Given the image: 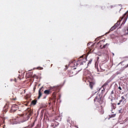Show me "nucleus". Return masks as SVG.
Masks as SVG:
<instances>
[{"label":"nucleus","instance_id":"obj_10","mask_svg":"<svg viewBox=\"0 0 128 128\" xmlns=\"http://www.w3.org/2000/svg\"><path fill=\"white\" fill-rule=\"evenodd\" d=\"M44 87H42L41 88H40L39 89V90H38V99L40 100V96H42V92H44Z\"/></svg>","mask_w":128,"mask_h":128},{"label":"nucleus","instance_id":"obj_18","mask_svg":"<svg viewBox=\"0 0 128 128\" xmlns=\"http://www.w3.org/2000/svg\"><path fill=\"white\" fill-rule=\"evenodd\" d=\"M100 90H102V92L104 93V92H106V88H102Z\"/></svg>","mask_w":128,"mask_h":128},{"label":"nucleus","instance_id":"obj_17","mask_svg":"<svg viewBox=\"0 0 128 128\" xmlns=\"http://www.w3.org/2000/svg\"><path fill=\"white\" fill-rule=\"evenodd\" d=\"M20 94L21 96H24V94H26V90H20Z\"/></svg>","mask_w":128,"mask_h":128},{"label":"nucleus","instance_id":"obj_13","mask_svg":"<svg viewBox=\"0 0 128 128\" xmlns=\"http://www.w3.org/2000/svg\"><path fill=\"white\" fill-rule=\"evenodd\" d=\"M108 86V82H106L103 84L102 88L100 89V90L102 88H106V86Z\"/></svg>","mask_w":128,"mask_h":128},{"label":"nucleus","instance_id":"obj_4","mask_svg":"<svg viewBox=\"0 0 128 128\" xmlns=\"http://www.w3.org/2000/svg\"><path fill=\"white\" fill-rule=\"evenodd\" d=\"M58 90L57 86L50 87V90H46L44 91L45 94H52V90Z\"/></svg>","mask_w":128,"mask_h":128},{"label":"nucleus","instance_id":"obj_33","mask_svg":"<svg viewBox=\"0 0 128 128\" xmlns=\"http://www.w3.org/2000/svg\"><path fill=\"white\" fill-rule=\"evenodd\" d=\"M54 94H56V92H53V96H54Z\"/></svg>","mask_w":128,"mask_h":128},{"label":"nucleus","instance_id":"obj_2","mask_svg":"<svg viewBox=\"0 0 128 128\" xmlns=\"http://www.w3.org/2000/svg\"><path fill=\"white\" fill-rule=\"evenodd\" d=\"M104 42H106V40H103L99 42L97 44L98 46L100 48H108L110 44H104Z\"/></svg>","mask_w":128,"mask_h":128},{"label":"nucleus","instance_id":"obj_15","mask_svg":"<svg viewBox=\"0 0 128 128\" xmlns=\"http://www.w3.org/2000/svg\"><path fill=\"white\" fill-rule=\"evenodd\" d=\"M38 102V100H32V102H31V106H36V102Z\"/></svg>","mask_w":128,"mask_h":128},{"label":"nucleus","instance_id":"obj_7","mask_svg":"<svg viewBox=\"0 0 128 128\" xmlns=\"http://www.w3.org/2000/svg\"><path fill=\"white\" fill-rule=\"evenodd\" d=\"M128 12L125 13L123 16L122 17L120 18V22H121V20H124L123 22H126V20H128Z\"/></svg>","mask_w":128,"mask_h":128},{"label":"nucleus","instance_id":"obj_27","mask_svg":"<svg viewBox=\"0 0 128 128\" xmlns=\"http://www.w3.org/2000/svg\"><path fill=\"white\" fill-rule=\"evenodd\" d=\"M120 102H124L122 99L119 101Z\"/></svg>","mask_w":128,"mask_h":128},{"label":"nucleus","instance_id":"obj_31","mask_svg":"<svg viewBox=\"0 0 128 128\" xmlns=\"http://www.w3.org/2000/svg\"><path fill=\"white\" fill-rule=\"evenodd\" d=\"M126 30L127 31H128V27L126 28Z\"/></svg>","mask_w":128,"mask_h":128},{"label":"nucleus","instance_id":"obj_6","mask_svg":"<svg viewBox=\"0 0 128 128\" xmlns=\"http://www.w3.org/2000/svg\"><path fill=\"white\" fill-rule=\"evenodd\" d=\"M78 74V72L76 71V68L72 69L68 72V74L69 76H74Z\"/></svg>","mask_w":128,"mask_h":128},{"label":"nucleus","instance_id":"obj_8","mask_svg":"<svg viewBox=\"0 0 128 128\" xmlns=\"http://www.w3.org/2000/svg\"><path fill=\"white\" fill-rule=\"evenodd\" d=\"M78 64V63L76 60H74L70 62L69 66H71V68H74V66H76Z\"/></svg>","mask_w":128,"mask_h":128},{"label":"nucleus","instance_id":"obj_28","mask_svg":"<svg viewBox=\"0 0 128 128\" xmlns=\"http://www.w3.org/2000/svg\"><path fill=\"white\" fill-rule=\"evenodd\" d=\"M118 106H120V101H119V102L118 103Z\"/></svg>","mask_w":128,"mask_h":128},{"label":"nucleus","instance_id":"obj_20","mask_svg":"<svg viewBox=\"0 0 128 128\" xmlns=\"http://www.w3.org/2000/svg\"><path fill=\"white\" fill-rule=\"evenodd\" d=\"M92 59H90V60H88V65L90 64H92Z\"/></svg>","mask_w":128,"mask_h":128},{"label":"nucleus","instance_id":"obj_36","mask_svg":"<svg viewBox=\"0 0 128 128\" xmlns=\"http://www.w3.org/2000/svg\"><path fill=\"white\" fill-rule=\"evenodd\" d=\"M112 55H113V56H114V54L112 53Z\"/></svg>","mask_w":128,"mask_h":128},{"label":"nucleus","instance_id":"obj_11","mask_svg":"<svg viewBox=\"0 0 128 128\" xmlns=\"http://www.w3.org/2000/svg\"><path fill=\"white\" fill-rule=\"evenodd\" d=\"M118 26V24L117 22L110 30V32H112V30H116Z\"/></svg>","mask_w":128,"mask_h":128},{"label":"nucleus","instance_id":"obj_34","mask_svg":"<svg viewBox=\"0 0 128 128\" xmlns=\"http://www.w3.org/2000/svg\"><path fill=\"white\" fill-rule=\"evenodd\" d=\"M14 80H15V82H16V80L15 79Z\"/></svg>","mask_w":128,"mask_h":128},{"label":"nucleus","instance_id":"obj_22","mask_svg":"<svg viewBox=\"0 0 128 128\" xmlns=\"http://www.w3.org/2000/svg\"><path fill=\"white\" fill-rule=\"evenodd\" d=\"M28 114L29 116H32V110H30Z\"/></svg>","mask_w":128,"mask_h":128},{"label":"nucleus","instance_id":"obj_14","mask_svg":"<svg viewBox=\"0 0 128 128\" xmlns=\"http://www.w3.org/2000/svg\"><path fill=\"white\" fill-rule=\"evenodd\" d=\"M8 104H6V105L4 108L3 112H8Z\"/></svg>","mask_w":128,"mask_h":128},{"label":"nucleus","instance_id":"obj_32","mask_svg":"<svg viewBox=\"0 0 128 128\" xmlns=\"http://www.w3.org/2000/svg\"><path fill=\"white\" fill-rule=\"evenodd\" d=\"M18 78H19V80H22V78H20V76H18Z\"/></svg>","mask_w":128,"mask_h":128},{"label":"nucleus","instance_id":"obj_1","mask_svg":"<svg viewBox=\"0 0 128 128\" xmlns=\"http://www.w3.org/2000/svg\"><path fill=\"white\" fill-rule=\"evenodd\" d=\"M95 104H102L104 100H102V96L100 94H97L94 99Z\"/></svg>","mask_w":128,"mask_h":128},{"label":"nucleus","instance_id":"obj_25","mask_svg":"<svg viewBox=\"0 0 128 128\" xmlns=\"http://www.w3.org/2000/svg\"><path fill=\"white\" fill-rule=\"evenodd\" d=\"M34 78H38V76H36V75H34Z\"/></svg>","mask_w":128,"mask_h":128},{"label":"nucleus","instance_id":"obj_5","mask_svg":"<svg viewBox=\"0 0 128 128\" xmlns=\"http://www.w3.org/2000/svg\"><path fill=\"white\" fill-rule=\"evenodd\" d=\"M89 82V86L91 90H92L94 88V84H96V82L94 81V80L92 78H90V80H88Z\"/></svg>","mask_w":128,"mask_h":128},{"label":"nucleus","instance_id":"obj_23","mask_svg":"<svg viewBox=\"0 0 128 128\" xmlns=\"http://www.w3.org/2000/svg\"><path fill=\"white\" fill-rule=\"evenodd\" d=\"M118 88V90H122V87H120V86H119Z\"/></svg>","mask_w":128,"mask_h":128},{"label":"nucleus","instance_id":"obj_12","mask_svg":"<svg viewBox=\"0 0 128 128\" xmlns=\"http://www.w3.org/2000/svg\"><path fill=\"white\" fill-rule=\"evenodd\" d=\"M100 114H104V108H102V106H101L100 110H98Z\"/></svg>","mask_w":128,"mask_h":128},{"label":"nucleus","instance_id":"obj_37","mask_svg":"<svg viewBox=\"0 0 128 128\" xmlns=\"http://www.w3.org/2000/svg\"><path fill=\"white\" fill-rule=\"evenodd\" d=\"M12 80L11 79V80H10V81L12 82Z\"/></svg>","mask_w":128,"mask_h":128},{"label":"nucleus","instance_id":"obj_21","mask_svg":"<svg viewBox=\"0 0 128 128\" xmlns=\"http://www.w3.org/2000/svg\"><path fill=\"white\" fill-rule=\"evenodd\" d=\"M121 100H123L124 102L126 101V98H124V96H122L121 97Z\"/></svg>","mask_w":128,"mask_h":128},{"label":"nucleus","instance_id":"obj_30","mask_svg":"<svg viewBox=\"0 0 128 128\" xmlns=\"http://www.w3.org/2000/svg\"><path fill=\"white\" fill-rule=\"evenodd\" d=\"M90 46H91L92 48H94V45L92 44V45Z\"/></svg>","mask_w":128,"mask_h":128},{"label":"nucleus","instance_id":"obj_35","mask_svg":"<svg viewBox=\"0 0 128 128\" xmlns=\"http://www.w3.org/2000/svg\"><path fill=\"white\" fill-rule=\"evenodd\" d=\"M88 48L89 50H90V46H88Z\"/></svg>","mask_w":128,"mask_h":128},{"label":"nucleus","instance_id":"obj_29","mask_svg":"<svg viewBox=\"0 0 128 128\" xmlns=\"http://www.w3.org/2000/svg\"><path fill=\"white\" fill-rule=\"evenodd\" d=\"M88 46H90V43H88Z\"/></svg>","mask_w":128,"mask_h":128},{"label":"nucleus","instance_id":"obj_24","mask_svg":"<svg viewBox=\"0 0 128 128\" xmlns=\"http://www.w3.org/2000/svg\"><path fill=\"white\" fill-rule=\"evenodd\" d=\"M114 90H112L111 92H110V94H114Z\"/></svg>","mask_w":128,"mask_h":128},{"label":"nucleus","instance_id":"obj_19","mask_svg":"<svg viewBox=\"0 0 128 128\" xmlns=\"http://www.w3.org/2000/svg\"><path fill=\"white\" fill-rule=\"evenodd\" d=\"M12 98H12V100H16V96H13Z\"/></svg>","mask_w":128,"mask_h":128},{"label":"nucleus","instance_id":"obj_26","mask_svg":"<svg viewBox=\"0 0 128 128\" xmlns=\"http://www.w3.org/2000/svg\"><path fill=\"white\" fill-rule=\"evenodd\" d=\"M25 98H28V96H25Z\"/></svg>","mask_w":128,"mask_h":128},{"label":"nucleus","instance_id":"obj_16","mask_svg":"<svg viewBox=\"0 0 128 128\" xmlns=\"http://www.w3.org/2000/svg\"><path fill=\"white\" fill-rule=\"evenodd\" d=\"M4 118H3L2 117L0 116V124H4Z\"/></svg>","mask_w":128,"mask_h":128},{"label":"nucleus","instance_id":"obj_9","mask_svg":"<svg viewBox=\"0 0 128 128\" xmlns=\"http://www.w3.org/2000/svg\"><path fill=\"white\" fill-rule=\"evenodd\" d=\"M18 110V106L16 104H14L12 106L11 109L10 110V112H14Z\"/></svg>","mask_w":128,"mask_h":128},{"label":"nucleus","instance_id":"obj_3","mask_svg":"<svg viewBox=\"0 0 128 128\" xmlns=\"http://www.w3.org/2000/svg\"><path fill=\"white\" fill-rule=\"evenodd\" d=\"M86 62V55L84 56H82L80 57L78 59V61L77 62L78 64H80V66L84 64V62Z\"/></svg>","mask_w":128,"mask_h":128}]
</instances>
